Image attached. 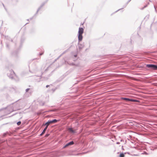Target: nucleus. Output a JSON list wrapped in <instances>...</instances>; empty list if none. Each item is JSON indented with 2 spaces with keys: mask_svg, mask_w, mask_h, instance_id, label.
<instances>
[{
  "mask_svg": "<svg viewBox=\"0 0 157 157\" xmlns=\"http://www.w3.org/2000/svg\"><path fill=\"white\" fill-rule=\"evenodd\" d=\"M49 86H50V85H47L46 86V87L47 88V87H49Z\"/></svg>",
  "mask_w": 157,
  "mask_h": 157,
  "instance_id": "c756f323",
  "label": "nucleus"
},
{
  "mask_svg": "<svg viewBox=\"0 0 157 157\" xmlns=\"http://www.w3.org/2000/svg\"><path fill=\"white\" fill-rule=\"evenodd\" d=\"M27 20L28 21H29V19H28Z\"/></svg>",
  "mask_w": 157,
  "mask_h": 157,
  "instance_id": "58836bf2",
  "label": "nucleus"
},
{
  "mask_svg": "<svg viewBox=\"0 0 157 157\" xmlns=\"http://www.w3.org/2000/svg\"><path fill=\"white\" fill-rule=\"evenodd\" d=\"M69 64L70 65H71V66H78L79 65L78 64H75L74 63H69Z\"/></svg>",
  "mask_w": 157,
  "mask_h": 157,
  "instance_id": "a211bd4d",
  "label": "nucleus"
},
{
  "mask_svg": "<svg viewBox=\"0 0 157 157\" xmlns=\"http://www.w3.org/2000/svg\"><path fill=\"white\" fill-rule=\"evenodd\" d=\"M2 5H3V7H4V8H5V9L6 10V8H5V6H4V4L3 3H2Z\"/></svg>",
  "mask_w": 157,
  "mask_h": 157,
  "instance_id": "7c9ffc66",
  "label": "nucleus"
},
{
  "mask_svg": "<svg viewBox=\"0 0 157 157\" xmlns=\"http://www.w3.org/2000/svg\"><path fill=\"white\" fill-rule=\"evenodd\" d=\"M84 32V29L83 28L79 27L78 32V34H82Z\"/></svg>",
  "mask_w": 157,
  "mask_h": 157,
  "instance_id": "1a4fd4ad",
  "label": "nucleus"
},
{
  "mask_svg": "<svg viewBox=\"0 0 157 157\" xmlns=\"http://www.w3.org/2000/svg\"><path fill=\"white\" fill-rule=\"evenodd\" d=\"M28 23H26L25 25H26Z\"/></svg>",
  "mask_w": 157,
  "mask_h": 157,
  "instance_id": "ea45409f",
  "label": "nucleus"
},
{
  "mask_svg": "<svg viewBox=\"0 0 157 157\" xmlns=\"http://www.w3.org/2000/svg\"><path fill=\"white\" fill-rule=\"evenodd\" d=\"M154 8H155V11H156V8H155V6H154Z\"/></svg>",
  "mask_w": 157,
  "mask_h": 157,
  "instance_id": "72a5a7b5",
  "label": "nucleus"
},
{
  "mask_svg": "<svg viewBox=\"0 0 157 157\" xmlns=\"http://www.w3.org/2000/svg\"><path fill=\"white\" fill-rule=\"evenodd\" d=\"M9 107H8L7 108L0 109V118H2V117L10 113H7L8 112Z\"/></svg>",
  "mask_w": 157,
  "mask_h": 157,
  "instance_id": "7ed1b4c3",
  "label": "nucleus"
},
{
  "mask_svg": "<svg viewBox=\"0 0 157 157\" xmlns=\"http://www.w3.org/2000/svg\"><path fill=\"white\" fill-rule=\"evenodd\" d=\"M68 130L70 132L72 133H74L75 132V131L73 130L71 128H69Z\"/></svg>",
  "mask_w": 157,
  "mask_h": 157,
  "instance_id": "4468645a",
  "label": "nucleus"
},
{
  "mask_svg": "<svg viewBox=\"0 0 157 157\" xmlns=\"http://www.w3.org/2000/svg\"><path fill=\"white\" fill-rule=\"evenodd\" d=\"M46 2H43L40 6L38 8V9L37 10V11L35 14L34 15H36L38 13V12L39 11V10L43 7V6L46 3Z\"/></svg>",
  "mask_w": 157,
  "mask_h": 157,
  "instance_id": "6e6552de",
  "label": "nucleus"
},
{
  "mask_svg": "<svg viewBox=\"0 0 157 157\" xmlns=\"http://www.w3.org/2000/svg\"><path fill=\"white\" fill-rule=\"evenodd\" d=\"M123 149H123V146H122V149L123 150Z\"/></svg>",
  "mask_w": 157,
  "mask_h": 157,
  "instance_id": "4c0bfd02",
  "label": "nucleus"
},
{
  "mask_svg": "<svg viewBox=\"0 0 157 157\" xmlns=\"http://www.w3.org/2000/svg\"><path fill=\"white\" fill-rule=\"evenodd\" d=\"M44 133H43V132H42V133L40 134V136H42L43 135Z\"/></svg>",
  "mask_w": 157,
  "mask_h": 157,
  "instance_id": "393cba45",
  "label": "nucleus"
},
{
  "mask_svg": "<svg viewBox=\"0 0 157 157\" xmlns=\"http://www.w3.org/2000/svg\"><path fill=\"white\" fill-rule=\"evenodd\" d=\"M131 1V0H129L128 1V2H127V3H126L123 6V8H121V9H119V10H117L116 11L114 12V13H116V12H118V11H119V10H121V9H123V8H125V7L126 6H127V5H128V3H129V2Z\"/></svg>",
  "mask_w": 157,
  "mask_h": 157,
  "instance_id": "9d476101",
  "label": "nucleus"
},
{
  "mask_svg": "<svg viewBox=\"0 0 157 157\" xmlns=\"http://www.w3.org/2000/svg\"><path fill=\"white\" fill-rule=\"evenodd\" d=\"M56 90V88H53L52 89V90L53 91V92H54L55 90Z\"/></svg>",
  "mask_w": 157,
  "mask_h": 157,
  "instance_id": "5701e85b",
  "label": "nucleus"
},
{
  "mask_svg": "<svg viewBox=\"0 0 157 157\" xmlns=\"http://www.w3.org/2000/svg\"><path fill=\"white\" fill-rule=\"evenodd\" d=\"M43 125L45 126V128H44V129L42 131V132H43V133H45L46 132V130L48 128V126H47L46 125H44V124H43Z\"/></svg>",
  "mask_w": 157,
  "mask_h": 157,
  "instance_id": "f3484780",
  "label": "nucleus"
},
{
  "mask_svg": "<svg viewBox=\"0 0 157 157\" xmlns=\"http://www.w3.org/2000/svg\"><path fill=\"white\" fill-rule=\"evenodd\" d=\"M78 37L79 41H81L83 38L82 34H78Z\"/></svg>",
  "mask_w": 157,
  "mask_h": 157,
  "instance_id": "f8f14e48",
  "label": "nucleus"
},
{
  "mask_svg": "<svg viewBox=\"0 0 157 157\" xmlns=\"http://www.w3.org/2000/svg\"><path fill=\"white\" fill-rule=\"evenodd\" d=\"M8 76L12 79H14L16 81L19 80V78L16 75L13 70H10L9 72L7 74Z\"/></svg>",
  "mask_w": 157,
  "mask_h": 157,
  "instance_id": "f03ea898",
  "label": "nucleus"
},
{
  "mask_svg": "<svg viewBox=\"0 0 157 157\" xmlns=\"http://www.w3.org/2000/svg\"><path fill=\"white\" fill-rule=\"evenodd\" d=\"M44 133H43V132H42V133L40 134V136H42L43 135Z\"/></svg>",
  "mask_w": 157,
  "mask_h": 157,
  "instance_id": "a878e982",
  "label": "nucleus"
},
{
  "mask_svg": "<svg viewBox=\"0 0 157 157\" xmlns=\"http://www.w3.org/2000/svg\"><path fill=\"white\" fill-rule=\"evenodd\" d=\"M147 6V5H146L142 9H143L144 8H146Z\"/></svg>",
  "mask_w": 157,
  "mask_h": 157,
  "instance_id": "cd10ccee",
  "label": "nucleus"
},
{
  "mask_svg": "<svg viewBox=\"0 0 157 157\" xmlns=\"http://www.w3.org/2000/svg\"><path fill=\"white\" fill-rule=\"evenodd\" d=\"M144 154H147L146 152H144Z\"/></svg>",
  "mask_w": 157,
  "mask_h": 157,
  "instance_id": "f704fd0d",
  "label": "nucleus"
},
{
  "mask_svg": "<svg viewBox=\"0 0 157 157\" xmlns=\"http://www.w3.org/2000/svg\"><path fill=\"white\" fill-rule=\"evenodd\" d=\"M12 67V65L11 64H9L8 66H6V68H11Z\"/></svg>",
  "mask_w": 157,
  "mask_h": 157,
  "instance_id": "6ab92c4d",
  "label": "nucleus"
},
{
  "mask_svg": "<svg viewBox=\"0 0 157 157\" xmlns=\"http://www.w3.org/2000/svg\"><path fill=\"white\" fill-rule=\"evenodd\" d=\"M12 133H11L10 134L9 132H6L5 133H3V136L5 137L7 135H10Z\"/></svg>",
  "mask_w": 157,
  "mask_h": 157,
  "instance_id": "dca6fc26",
  "label": "nucleus"
},
{
  "mask_svg": "<svg viewBox=\"0 0 157 157\" xmlns=\"http://www.w3.org/2000/svg\"><path fill=\"white\" fill-rule=\"evenodd\" d=\"M8 107H10L8 109V112L7 113H10L13 111H16L20 109L19 104L18 103H14L12 106H10Z\"/></svg>",
  "mask_w": 157,
  "mask_h": 157,
  "instance_id": "f257e3e1",
  "label": "nucleus"
},
{
  "mask_svg": "<svg viewBox=\"0 0 157 157\" xmlns=\"http://www.w3.org/2000/svg\"><path fill=\"white\" fill-rule=\"evenodd\" d=\"M74 143L73 141H71L68 143H67V144H66L64 146V147H65L71 145H73L74 144Z\"/></svg>",
  "mask_w": 157,
  "mask_h": 157,
  "instance_id": "9b49d317",
  "label": "nucleus"
},
{
  "mask_svg": "<svg viewBox=\"0 0 157 157\" xmlns=\"http://www.w3.org/2000/svg\"><path fill=\"white\" fill-rule=\"evenodd\" d=\"M10 40L11 42H13V40H12V39H10Z\"/></svg>",
  "mask_w": 157,
  "mask_h": 157,
  "instance_id": "473e14b6",
  "label": "nucleus"
},
{
  "mask_svg": "<svg viewBox=\"0 0 157 157\" xmlns=\"http://www.w3.org/2000/svg\"><path fill=\"white\" fill-rule=\"evenodd\" d=\"M59 121V120H57L56 119H54L52 120H48L44 124V125H46L48 127L50 124L56 123Z\"/></svg>",
  "mask_w": 157,
  "mask_h": 157,
  "instance_id": "39448f33",
  "label": "nucleus"
},
{
  "mask_svg": "<svg viewBox=\"0 0 157 157\" xmlns=\"http://www.w3.org/2000/svg\"><path fill=\"white\" fill-rule=\"evenodd\" d=\"M120 144V142H117V144Z\"/></svg>",
  "mask_w": 157,
  "mask_h": 157,
  "instance_id": "2f4dec72",
  "label": "nucleus"
},
{
  "mask_svg": "<svg viewBox=\"0 0 157 157\" xmlns=\"http://www.w3.org/2000/svg\"><path fill=\"white\" fill-rule=\"evenodd\" d=\"M30 90V88H27L25 90V92H28V91L29 90Z\"/></svg>",
  "mask_w": 157,
  "mask_h": 157,
  "instance_id": "4be33fe9",
  "label": "nucleus"
},
{
  "mask_svg": "<svg viewBox=\"0 0 157 157\" xmlns=\"http://www.w3.org/2000/svg\"><path fill=\"white\" fill-rule=\"evenodd\" d=\"M21 121H19L17 123V125H20L21 124Z\"/></svg>",
  "mask_w": 157,
  "mask_h": 157,
  "instance_id": "412c9836",
  "label": "nucleus"
},
{
  "mask_svg": "<svg viewBox=\"0 0 157 157\" xmlns=\"http://www.w3.org/2000/svg\"><path fill=\"white\" fill-rule=\"evenodd\" d=\"M121 99L122 100H125L126 101H127V102H128V101L138 102L139 101L138 100H136V99H134L129 98H121Z\"/></svg>",
  "mask_w": 157,
  "mask_h": 157,
  "instance_id": "423d86ee",
  "label": "nucleus"
},
{
  "mask_svg": "<svg viewBox=\"0 0 157 157\" xmlns=\"http://www.w3.org/2000/svg\"><path fill=\"white\" fill-rule=\"evenodd\" d=\"M52 75V72L50 73L49 74H48L47 76H42L41 77V78L42 80H48L49 77L51 76Z\"/></svg>",
  "mask_w": 157,
  "mask_h": 157,
  "instance_id": "0eeeda50",
  "label": "nucleus"
},
{
  "mask_svg": "<svg viewBox=\"0 0 157 157\" xmlns=\"http://www.w3.org/2000/svg\"><path fill=\"white\" fill-rule=\"evenodd\" d=\"M84 47V45L83 44H78V48L79 49L81 50Z\"/></svg>",
  "mask_w": 157,
  "mask_h": 157,
  "instance_id": "ddd939ff",
  "label": "nucleus"
},
{
  "mask_svg": "<svg viewBox=\"0 0 157 157\" xmlns=\"http://www.w3.org/2000/svg\"><path fill=\"white\" fill-rule=\"evenodd\" d=\"M43 53H44V52H43V53H40L39 54V55L40 56L42 55H43Z\"/></svg>",
  "mask_w": 157,
  "mask_h": 157,
  "instance_id": "bb28decb",
  "label": "nucleus"
},
{
  "mask_svg": "<svg viewBox=\"0 0 157 157\" xmlns=\"http://www.w3.org/2000/svg\"><path fill=\"white\" fill-rule=\"evenodd\" d=\"M74 56L75 57H76L77 56V55H75Z\"/></svg>",
  "mask_w": 157,
  "mask_h": 157,
  "instance_id": "e433bc0d",
  "label": "nucleus"
},
{
  "mask_svg": "<svg viewBox=\"0 0 157 157\" xmlns=\"http://www.w3.org/2000/svg\"><path fill=\"white\" fill-rule=\"evenodd\" d=\"M6 47L8 48H9V45L7 44H6Z\"/></svg>",
  "mask_w": 157,
  "mask_h": 157,
  "instance_id": "c85d7f7f",
  "label": "nucleus"
},
{
  "mask_svg": "<svg viewBox=\"0 0 157 157\" xmlns=\"http://www.w3.org/2000/svg\"><path fill=\"white\" fill-rule=\"evenodd\" d=\"M49 134H47L45 135V137H48V136H49Z\"/></svg>",
  "mask_w": 157,
  "mask_h": 157,
  "instance_id": "b1692460",
  "label": "nucleus"
},
{
  "mask_svg": "<svg viewBox=\"0 0 157 157\" xmlns=\"http://www.w3.org/2000/svg\"><path fill=\"white\" fill-rule=\"evenodd\" d=\"M33 18V17H32V18H30V20H31Z\"/></svg>",
  "mask_w": 157,
  "mask_h": 157,
  "instance_id": "c9c22d12",
  "label": "nucleus"
},
{
  "mask_svg": "<svg viewBox=\"0 0 157 157\" xmlns=\"http://www.w3.org/2000/svg\"><path fill=\"white\" fill-rule=\"evenodd\" d=\"M146 65V67L148 68V70H157V64H147Z\"/></svg>",
  "mask_w": 157,
  "mask_h": 157,
  "instance_id": "20e7f679",
  "label": "nucleus"
},
{
  "mask_svg": "<svg viewBox=\"0 0 157 157\" xmlns=\"http://www.w3.org/2000/svg\"><path fill=\"white\" fill-rule=\"evenodd\" d=\"M124 153H121L119 157H124Z\"/></svg>",
  "mask_w": 157,
  "mask_h": 157,
  "instance_id": "aec40b11",
  "label": "nucleus"
},
{
  "mask_svg": "<svg viewBox=\"0 0 157 157\" xmlns=\"http://www.w3.org/2000/svg\"><path fill=\"white\" fill-rule=\"evenodd\" d=\"M49 67H47L45 70L44 71H43L42 73V75H44V74H45L46 73L47 71L48 70V69L49 68Z\"/></svg>",
  "mask_w": 157,
  "mask_h": 157,
  "instance_id": "2eb2a0df",
  "label": "nucleus"
},
{
  "mask_svg": "<svg viewBox=\"0 0 157 157\" xmlns=\"http://www.w3.org/2000/svg\"><path fill=\"white\" fill-rule=\"evenodd\" d=\"M64 52H63V53L62 54H64Z\"/></svg>",
  "mask_w": 157,
  "mask_h": 157,
  "instance_id": "a19ab883",
  "label": "nucleus"
}]
</instances>
